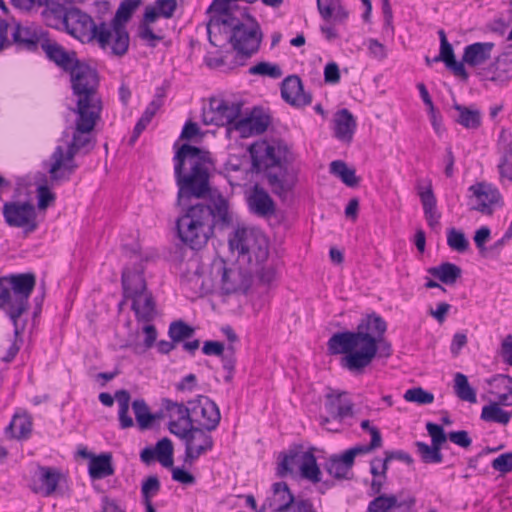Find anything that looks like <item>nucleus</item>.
<instances>
[{
	"mask_svg": "<svg viewBox=\"0 0 512 512\" xmlns=\"http://www.w3.org/2000/svg\"><path fill=\"white\" fill-rule=\"evenodd\" d=\"M353 402L347 398V392L330 390L325 396V409L333 420L339 423L348 416L353 415Z\"/></svg>",
	"mask_w": 512,
	"mask_h": 512,
	"instance_id": "b1692460",
	"label": "nucleus"
},
{
	"mask_svg": "<svg viewBox=\"0 0 512 512\" xmlns=\"http://www.w3.org/2000/svg\"><path fill=\"white\" fill-rule=\"evenodd\" d=\"M417 191L423 206L424 216L429 227L432 229L438 228L440 225L441 215L437 211V201L432 189L431 181H427L425 186L418 183Z\"/></svg>",
	"mask_w": 512,
	"mask_h": 512,
	"instance_id": "cd10ccee",
	"label": "nucleus"
},
{
	"mask_svg": "<svg viewBox=\"0 0 512 512\" xmlns=\"http://www.w3.org/2000/svg\"><path fill=\"white\" fill-rule=\"evenodd\" d=\"M428 273L446 285H453L461 277L462 270L456 264L445 262L438 266L430 267Z\"/></svg>",
	"mask_w": 512,
	"mask_h": 512,
	"instance_id": "e433bc0d",
	"label": "nucleus"
},
{
	"mask_svg": "<svg viewBox=\"0 0 512 512\" xmlns=\"http://www.w3.org/2000/svg\"><path fill=\"white\" fill-rule=\"evenodd\" d=\"M176 9V0H155L154 5L146 6L144 19L147 23H154L159 17L170 19Z\"/></svg>",
	"mask_w": 512,
	"mask_h": 512,
	"instance_id": "c9c22d12",
	"label": "nucleus"
},
{
	"mask_svg": "<svg viewBox=\"0 0 512 512\" xmlns=\"http://www.w3.org/2000/svg\"><path fill=\"white\" fill-rule=\"evenodd\" d=\"M300 474L304 479L312 483L321 481V471L317 465L316 458L311 452H303V461L300 465Z\"/></svg>",
	"mask_w": 512,
	"mask_h": 512,
	"instance_id": "a19ab883",
	"label": "nucleus"
},
{
	"mask_svg": "<svg viewBox=\"0 0 512 512\" xmlns=\"http://www.w3.org/2000/svg\"><path fill=\"white\" fill-rule=\"evenodd\" d=\"M317 9L323 20L334 23H343L349 15L340 0H317Z\"/></svg>",
	"mask_w": 512,
	"mask_h": 512,
	"instance_id": "72a5a7b5",
	"label": "nucleus"
},
{
	"mask_svg": "<svg viewBox=\"0 0 512 512\" xmlns=\"http://www.w3.org/2000/svg\"><path fill=\"white\" fill-rule=\"evenodd\" d=\"M270 123L269 114L262 109H253L249 116L236 119L233 130L237 131L242 138H248L266 131Z\"/></svg>",
	"mask_w": 512,
	"mask_h": 512,
	"instance_id": "a211bd4d",
	"label": "nucleus"
},
{
	"mask_svg": "<svg viewBox=\"0 0 512 512\" xmlns=\"http://www.w3.org/2000/svg\"><path fill=\"white\" fill-rule=\"evenodd\" d=\"M13 5L21 10L29 11L35 7L45 6L42 17L45 23L54 28L63 26L67 15V8L62 4L49 0H11Z\"/></svg>",
	"mask_w": 512,
	"mask_h": 512,
	"instance_id": "dca6fc26",
	"label": "nucleus"
},
{
	"mask_svg": "<svg viewBox=\"0 0 512 512\" xmlns=\"http://www.w3.org/2000/svg\"><path fill=\"white\" fill-rule=\"evenodd\" d=\"M416 503L414 496L399 498L396 495L378 494L368 504V512H389L394 508H400L403 512H413Z\"/></svg>",
	"mask_w": 512,
	"mask_h": 512,
	"instance_id": "393cba45",
	"label": "nucleus"
},
{
	"mask_svg": "<svg viewBox=\"0 0 512 512\" xmlns=\"http://www.w3.org/2000/svg\"><path fill=\"white\" fill-rule=\"evenodd\" d=\"M386 321L372 313L363 318L356 331L335 333L328 341L331 354H345L341 359L343 368L354 374H362L380 350V355L389 357L391 345L385 339Z\"/></svg>",
	"mask_w": 512,
	"mask_h": 512,
	"instance_id": "f257e3e1",
	"label": "nucleus"
},
{
	"mask_svg": "<svg viewBox=\"0 0 512 512\" xmlns=\"http://www.w3.org/2000/svg\"><path fill=\"white\" fill-rule=\"evenodd\" d=\"M78 118L72 141L67 146L58 145L50 156L48 173L53 184L66 182L74 174L78 165L75 156L83 149L92 148L91 131L100 117L101 111L77 109Z\"/></svg>",
	"mask_w": 512,
	"mask_h": 512,
	"instance_id": "20e7f679",
	"label": "nucleus"
},
{
	"mask_svg": "<svg viewBox=\"0 0 512 512\" xmlns=\"http://www.w3.org/2000/svg\"><path fill=\"white\" fill-rule=\"evenodd\" d=\"M210 432L196 427L182 439L185 443V464L192 465L201 455L212 450L214 442Z\"/></svg>",
	"mask_w": 512,
	"mask_h": 512,
	"instance_id": "f3484780",
	"label": "nucleus"
},
{
	"mask_svg": "<svg viewBox=\"0 0 512 512\" xmlns=\"http://www.w3.org/2000/svg\"><path fill=\"white\" fill-rule=\"evenodd\" d=\"M470 199H475L476 204L472 210L485 215H492L496 206H503V198L497 187L487 182H478L469 187Z\"/></svg>",
	"mask_w": 512,
	"mask_h": 512,
	"instance_id": "2eb2a0df",
	"label": "nucleus"
},
{
	"mask_svg": "<svg viewBox=\"0 0 512 512\" xmlns=\"http://www.w3.org/2000/svg\"><path fill=\"white\" fill-rule=\"evenodd\" d=\"M281 95L287 103L296 107L306 106L312 101L311 94L304 91L302 81L297 75H291L284 79Z\"/></svg>",
	"mask_w": 512,
	"mask_h": 512,
	"instance_id": "a878e982",
	"label": "nucleus"
},
{
	"mask_svg": "<svg viewBox=\"0 0 512 512\" xmlns=\"http://www.w3.org/2000/svg\"><path fill=\"white\" fill-rule=\"evenodd\" d=\"M169 431L180 438L181 440L187 436V434L196 428L191 417L176 418L169 421Z\"/></svg>",
	"mask_w": 512,
	"mask_h": 512,
	"instance_id": "603ef678",
	"label": "nucleus"
},
{
	"mask_svg": "<svg viewBox=\"0 0 512 512\" xmlns=\"http://www.w3.org/2000/svg\"><path fill=\"white\" fill-rule=\"evenodd\" d=\"M92 39L112 56L122 57L129 49L130 37L126 26L102 22L94 28Z\"/></svg>",
	"mask_w": 512,
	"mask_h": 512,
	"instance_id": "9b49d317",
	"label": "nucleus"
},
{
	"mask_svg": "<svg viewBox=\"0 0 512 512\" xmlns=\"http://www.w3.org/2000/svg\"><path fill=\"white\" fill-rule=\"evenodd\" d=\"M122 286L125 299L132 301L131 308L137 320L146 323L152 321L157 314L156 304L152 293L147 290L141 264L123 271Z\"/></svg>",
	"mask_w": 512,
	"mask_h": 512,
	"instance_id": "0eeeda50",
	"label": "nucleus"
},
{
	"mask_svg": "<svg viewBox=\"0 0 512 512\" xmlns=\"http://www.w3.org/2000/svg\"><path fill=\"white\" fill-rule=\"evenodd\" d=\"M142 4V0H123L110 23L117 26H126L135 10Z\"/></svg>",
	"mask_w": 512,
	"mask_h": 512,
	"instance_id": "37998d69",
	"label": "nucleus"
},
{
	"mask_svg": "<svg viewBox=\"0 0 512 512\" xmlns=\"http://www.w3.org/2000/svg\"><path fill=\"white\" fill-rule=\"evenodd\" d=\"M132 408L139 427L141 429L150 427L155 419V415L150 413L146 402L142 399H137L132 403Z\"/></svg>",
	"mask_w": 512,
	"mask_h": 512,
	"instance_id": "49530a36",
	"label": "nucleus"
},
{
	"mask_svg": "<svg viewBox=\"0 0 512 512\" xmlns=\"http://www.w3.org/2000/svg\"><path fill=\"white\" fill-rule=\"evenodd\" d=\"M152 23H147L143 18L142 23L139 26L138 36L141 40L146 42L147 46L154 48L163 39V36L156 34L151 28Z\"/></svg>",
	"mask_w": 512,
	"mask_h": 512,
	"instance_id": "13d9d810",
	"label": "nucleus"
},
{
	"mask_svg": "<svg viewBox=\"0 0 512 512\" xmlns=\"http://www.w3.org/2000/svg\"><path fill=\"white\" fill-rule=\"evenodd\" d=\"M64 478L61 471L54 467L39 466L36 471L35 491L44 496L52 495Z\"/></svg>",
	"mask_w": 512,
	"mask_h": 512,
	"instance_id": "c85d7f7f",
	"label": "nucleus"
},
{
	"mask_svg": "<svg viewBox=\"0 0 512 512\" xmlns=\"http://www.w3.org/2000/svg\"><path fill=\"white\" fill-rule=\"evenodd\" d=\"M479 75L483 81L503 85L512 79V56L502 54L493 63L482 69Z\"/></svg>",
	"mask_w": 512,
	"mask_h": 512,
	"instance_id": "412c9836",
	"label": "nucleus"
},
{
	"mask_svg": "<svg viewBox=\"0 0 512 512\" xmlns=\"http://www.w3.org/2000/svg\"><path fill=\"white\" fill-rule=\"evenodd\" d=\"M447 244L448 246L459 253H463L469 248V241L465 234L455 228H450L447 232Z\"/></svg>",
	"mask_w": 512,
	"mask_h": 512,
	"instance_id": "5fc2aeb1",
	"label": "nucleus"
},
{
	"mask_svg": "<svg viewBox=\"0 0 512 512\" xmlns=\"http://www.w3.org/2000/svg\"><path fill=\"white\" fill-rule=\"evenodd\" d=\"M417 451L425 463H441L443 460V455L441 453V447L436 445L429 446L424 442H416Z\"/></svg>",
	"mask_w": 512,
	"mask_h": 512,
	"instance_id": "de8ad7c7",
	"label": "nucleus"
},
{
	"mask_svg": "<svg viewBox=\"0 0 512 512\" xmlns=\"http://www.w3.org/2000/svg\"><path fill=\"white\" fill-rule=\"evenodd\" d=\"M3 216L11 227L25 228L27 232L37 228L36 211L29 202H6L3 205Z\"/></svg>",
	"mask_w": 512,
	"mask_h": 512,
	"instance_id": "4468645a",
	"label": "nucleus"
},
{
	"mask_svg": "<svg viewBox=\"0 0 512 512\" xmlns=\"http://www.w3.org/2000/svg\"><path fill=\"white\" fill-rule=\"evenodd\" d=\"M492 468L500 473L512 471V452L503 453L492 461Z\"/></svg>",
	"mask_w": 512,
	"mask_h": 512,
	"instance_id": "69168bd1",
	"label": "nucleus"
},
{
	"mask_svg": "<svg viewBox=\"0 0 512 512\" xmlns=\"http://www.w3.org/2000/svg\"><path fill=\"white\" fill-rule=\"evenodd\" d=\"M500 182H512V148L507 147L501 155L498 163Z\"/></svg>",
	"mask_w": 512,
	"mask_h": 512,
	"instance_id": "6e6d98bb",
	"label": "nucleus"
},
{
	"mask_svg": "<svg viewBox=\"0 0 512 512\" xmlns=\"http://www.w3.org/2000/svg\"><path fill=\"white\" fill-rule=\"evenodd\" d=\"M330 172L339 177L348 187H355L359 184L355 169L349 168L344 161L335 160L331 162Z\"/></svg>",
	"mask_w": 512,
	"mask_h": 512,
	"instance_id": "ea45409f",
	"label": "nucleus"
},
{
	"mask_svg": "<svg viewBox=\"0 0 512 512\" xmlns=\"http://www.w3.org/2000/svg\"><path fill=\"white\" fill-rule=\"evenodd\" d=\"M114 473L110 454L92 456L89 462V474L92 479H103Z\"/></svg>",
	"mask_w": 512,
	"mask_h": 512,
	"instance_id": "4c0bfd02",
	"label": "nucleus"
},
{
	"mask_svg": "<svg viewBox=\"0 0 512 512\" xmlns=\"http://www.w3.org/2000/svg\"><path fill=\"white\" fill-rule=\"evenodd\" d=\"M250 284L251 278L247 273L237 268L222 267L221 289L224 294L244 293Z\"/></svg>",
	"mask_w": 512,
	"mask_h": 512,
	"instance_id": "bb28decb",
	"label": "nucleus"
},
{
	"mask_svg": "<svg viewBox=\"0 0 512 512\" xmlns=\"http://www.w3.org/2000/svg\"><path fill=\"white\" fill-rule=\"evenodd\" d=\"M41 48L51 62L66 72H69L79 61L75 51L66 50L50 37L44 40Z\"/></svg>",
	"mask_w": 512,
	"mask_h": 512,
	"instance_id": "aec40b11",
	"label": "nucleus"
},
{
	"mask_svg": "<svg viewBox=\"0 0 512 512\" xmlns=\"http://www.w3.org/2000/svg\"><path fill=\"white\" fill-rule=\"evenodd\" d=\"M194 328L183 322L182 320L174 321L169 326V337L174 342H181L191 338L194 335Z\"/></svg>",
	"mask_w": 512,
	"mask_h": 512,
	"instance_id": "3c124183",
	"label": "nucleus"
},
{
	"mask_svg": "<svg viewBox=\"0 0 512 512\" xmlns=\"http://www.w3.org/2000/svg\"><path fill=\"white\" fill-rule=\"evenodd\" d=\"M272 496L268 497L257 512H265L268 509L273 512H286L294 503V495L291 493L287 483L277 482L272 486Z\"/></svg>",
	"mask_w": 512,
	"mask_h": 512,
	"instance_id": "5701e85b",
	"label": "nucleus"
},
{
	"mask_svg": "<svg viewBox=\"0 0 512 512\" xmlns=\"http://www.w3.org/2000/svg\"><path fill=\"white\" fill-rule=\"evenodd\" d=\"M493 382L496 383V387L502 388L503 393L497 395V401L499 406H512V377L508 375H497L494 377Z\"/></svg>",
	"mask_w": 512,
	"mask_h": 512,
	"instance_id": "c03bdc74",
	"label": "nucleus"
},
{
	"mask_svg": "<svg viewBox=\"0 0 512 512\" xmlns=\"http://www.w3.org/2000/svg\"><path fill=\"white\" fill-rule=\"evenodd\" d=\"M73 94L77 96V109L102 110L97 94L99 77L97 71L80 60L69 71Z\"/></svg>",
	"mask_w": 512,
	"mask_h": 512,
	"instance_id": "6e6552de",
	"label": "nucleus"
},
{
	"mask_svg": "<svg viewBox=\"0 0 512 512\" xmlns=\"http://www.w3.org/2000/svg\"><path fill=\"white\" fill-rule=\"evenodd\" d=\"M434 61L444 62L446 67L450 69L455 76L463 80H467L469 77L462 61H456L453 47L448 41H443V44H440V53L434 57Z\"/></svg>",
	"mask_w": 512,
	"mask_h": 512,
	"instance_id": "473e14b6",
	"label": "nucleus"
},
{
	"mask_svg": "<svg viewBox=\"0 0 512 512\" xmlns=\"http://www.w3.org/2000/svg\"><path fill=\"white\" fill-rule=\"evenodd\" d=\"M158 461L164 467L173 466V445L170 439L163 438L159 440L155 447Z\"/></svg>",
	"mask_w": 512,
	"mask_h": 512,
	"instance_id": "864d4df0",
	"label": "nucleus"
},
{
	"mask_svg": "<svg viewBox=\"0 0 512 512\" xmlns=\"http://www.w3.org/2000/svg\"><path fill=\"white\" fill-rule=\"evenodd\" d=\"M480 417L485 422L507 425L512 418V412L502 409L499 403L491 402L482 408Z\"/></svg>",
	"mask_w": 512,
	"mask_h": 512,
	"instance_id": "58836bf2",
	"label": "nucleus"
},
{
	"mask_svg": "<svg viewBox=\"0 0 512 512\" xmlns=\"http://www.w3.org/2000/svg\"><path fill=\"white\" fill-rule=\"evenodd\" d=\"M230 221L228 202L217 195L212 197L211 205L198 203L188 208L177 221L178 235L192 249H198L212 236L216 223L228 225Z\"/></svg>",
	"mask_w": 512,
	"mask_h": 512,
	"instance_id": "7ed1b4c3",
	"label": "nucleus"
},
{
	"mask_svg": "<svg viewBox=\"0 0 512 512\" xmlns=\"http://www.w3.org/2000/svg\"><path fill=\"white\" fill-rule=\"evenodd\" d=\"M12 37L16 43L24 45L29 50H34L38 45L42 47V43L49 37V34L41 26L28 23L25 25L17 24Z\"/></svg>",
	"mask_w": 512,
	"mask_h": 512,
	"instance_id": "4be33fe9",
	"label": "nucleus"
},
{
	"mask_svg": "<svg viewBox=\"0 0 512 512\" xmlns=\"http://www.w3.org/2000/svg\"><path fill=\"white\" fill-rule=\"evenodd\" d=\"M165 408L168 412L170 420L182 417H190L191 415V405H189V402L187 403V406H185L182 403L165 400Z\"/></svg>",
	"mask_w": 512,
	"mask_h": 512,
	"instance_id": "bf43d9fd",
	"label": "nucleus"
},
{
	"mask_svg": "<svg viewBox=\"0 0 512 512\" xmlns=\"http://www.w3.org/2000/svg\"><path fill=\"white\" fill-rule=\"evenodd\" d=\"M367 47H368L370 56L373 57L374 59L379 60V61L386 59L387 49L378 40L373 39V38L368 39Z\"/></svg>",
	"mask_w": 512,
	"mask_h": 512,
	"instance_id": "774afa93",
	"label": "nucleus"
},
{
	"mask_svg": "<svg viewBox=\"0 0 512 512\" xmlns=\"http://www.w3.org/2000/svg\"><path fill=\"white\" fill-rule=\"evenodd\" d=\"M403 397L407 402H414L419 405L431 404L434 401V395L422 387L408 389Z\"/></svg>",
	"mask_w": 512,
	"mask_h": 512,
	"instance_id": "4d7b16f0",
	"label": "nucleus"
},
{
	"mask_svg": "<svg viewBox=\"0 0 512 512\" xmlns=\"http://www.w3.org/2000/svg\"><path fill=\"white\" fill-rule=\"evenodd\" d=\"M303 461V452H290L288 455H285L282 461L278 465V475L283 477L288 473H292L295 468L300 470V465Z\"/></svg>",
	"mask_w": 512,
	"mask_h": 512,
	"instance_id": "8fccbe9b",
	"label": "nucleus"
},
{
	"mask_svg": "<svg viewBox=\"0 0 512 512\" xmlns=\"http://www.w3.org/2000/svg\"><path fill=\"white\" fill-rule=\"evenodd\" d=\"M247 21L242 22L239 19L231 22L227 28H230L229 42L237 53V58L246 60L258 52L263 33L259 23L250 15L246 14Z\"/></svg>",
	"mask_w": 512,
	"mask_h": 512,
	"instance_id": "9d476101",
	"label": "nucleus"
},
{
	"mask_svg": "<svg viewBox=\"0 0 512 512\" xmlns=\"http://www.w3.org/2000/svg\"><path fill=\"white\" fill-rule=\"evenodd\" d=\"M426 430L431 437L432 444L442 447V444L446 442L448 435L445 434L442 426L428 422L426 424Z\"/></svg>",
	"mask_w": 512,
	"mask_h": 512,
	"instance_id": "e2e57ef3",
	"label": "nucleus"
},
{
	"mask_svg": "<svg viewBox=\"0 0 512 512\" xmlns=\"http://www.w3.org/2000/svg\"><path fill=\"white\" fill-rule=\"evenodd\" d=\"M178 186V202L191 197L202 198L210 190V169L213 163L208 151L190 144L181 145L173 158Z\"/></svg>",
	"mask_w": 512,
	"mask_h": 512,
	"instance_id": "f03ea898",
	"label": "nucleus"
},
{
	"mask_svg": "<svg viewBox=\"0 0 512 512\" xmlns=\"http://www.w3.org/2000/svg\"><path fill=\"white\" fill-rule=\"evenodd\" d=\"M492 42H476L464 48L462 63L470 67H477L484 64L491 58L494 49Z\"/></svg>",
	"mask_w": 512,
	"mask_h": 512,
	"instance_id": "7c9ffc66",
	"label": "nucleus"
},
{
	"mask_svg": "<svg viewBox=\"0 0 512 512\" xmlns=\"http://www.w3.org/2000/svg\"><path fill=\"white\" fill-rule=\"evenodd\" d=\"M163 98L164 93L163 91L158 90L156 95L154 96L153 100L148 104L146 107L144 113L142 114L141 118L148 123L151 122L152 118L155 116L157 111L162 107L163 105Z\"/></svg>",
	"mask_w": 512,
	"mask_h": 512,
	"instance_id": "052dcab7",
	"label": "nucleus"
},
{
	"mask_svg": "<svg viewBox=\"0 0 512 512\" xmlns=\"http://www.w3.org/2000/svg\"><path fill=\"white\" fill-rule=\"evenodd\" d=\"M248 73L250 75L267 76L272 79H279L282 77L283 72L278 64L270 62H259L249 68Z\"/></svg>",
	"mask_w": 512,
	"mask_h": 512,
	"instance_id": "09e8293b",
	"label": "nucleus"
},
{
	"mask_svg": "<svg viewBox=\"0 0 512 512\" xmlns=\"http://www.w3.org/2000/svg\"><path fill=\"white\" fill-rule=\"evenodd\" d=\"M454 110L457 112L455 121L466 129L476 130L482 124V116L479 109L470 106H464L458 103L453 104Z\"/></svg>",
	"mask_w": 512,
	"mask_h": 512,
	"instance_id": "f704fd0d",
	"label": "nucleus"
},
{
	"mask_svg": "<svg viewBox=\"0 0 512 512\" xmlns=\"http://www.w3.org/2000/svg\"><path fill=\"white\" fill-rule=\"evenodd\" d=\"M241 103L228 102L223 99L211 98L208 107L203 109L202 118L206 125H229L233 129L234 122L240 116Z\"/></svg>",
	"mask_w": 512,
	"mask_h": 512,
	"instance_id": "f8f14e48",
	"label": "nucleus"
},
{
	"mask_svg": "<svg viewBox=\"0 0 512 512\" xmlns=\"http://www.w3.org/2000/svg\"><path fill=\"white\" fill-rule=\"evenodd\" d=\"M327 472L338 479L347 478L350 470L346 468L338 459L332 456L326 464Z\"/></svg>",
	"mask_w": 512,
	"mask_h": 512,
	"instance_id": "0e129e2a",
	"label": "nucleus"
},
{
	"mask_svg": "<svg viewBox=\"0 0 512 512\" xmlns=\"http://www.w3.org/2000/svg\"><path fill=\"white\" fill-rule=\"evenodd\" d=\"M252 171L263 174L271 191L286 197L294 186V178L288 172V149L281 144L260 142L250 146Z\"/></svg>",
	"mask_w": 512,
	"mask_h": 512,
	"instance_id": "39448f33",
	"label": "nucleus"
},
{
	"mask_svg": "<svg viewBox=\"0 0 512 512\" xmlns=\"http://www.w3.org/2000/svg\"><path fill=\"white\" fill-rule=\"evenodd\" d=\"M454 392L459 399L469 403H476V391L470 386L467 377L456 373L454 377Z\"/></svg>",
	"mask_w": 512,
	"mask_h": 512,
	"instance_id": "79ce46f5",
	"label": "nucleus"
},
{
	"mask_svg": "<svg viewBox=\"0 0 512 512\" xmlns=\"http://www.w3.org/2000/svg\"><path fill=\"white\" fill-rule=\"evenodd\" d=\"M37 196L38 208L40 210L47 209V207L55 201V194L45 185H41L37 188Z\"/></svg>",
	"mask_w": 512,
	"mask_h": 512,
	"instance_id": "338daca9",
	"label": "nucleus"
},
{
	"mask_svg": "<svg viewBox=\"0 0 512 512\" xmlns=\"http://www.w3.org/2000/svg\"><path fill=\"white\" fill-rule=\"evenodd\" d=\"M191 415L194 425L208 431H214L221 420V414L217 404L207 396L199 395L190 400Z\"/></svg>",
	"mask_w": 512,
	"mask_h": 512,
	"instance_id": "ddd939ff",
	"label": "nucleus"
},
{
	"mask_svg": "<svg viewBox=\"0 0 512 512\" xmlns=\"http://www.w3.org/2000/svg\"><path fill=\"white\" fill-rule=\"evenodd\" d=\"M250 210L262 217L271 216L275 212V204L270 195L259 185H255L248 197Z\"/></svg>",
	"mask_w": 512,
	"mask_h": 512,
	"instance_id": "c756f323",
	"label": "nucleus"
},
{
	"mask_svg": "<svg viewBox=\"0 0 512 512\" xmlns=\"http://www.w3.org/2000/svg\"><path fill=\"white\" fill-rule=\"evenodd\" d=\"M97 26L93 19L79 8H68L63 27L69 34L80 38L90 32L91 38H93L94 28Z\"/></svg>",
	"mask_w": 512,
	"mask_h": 512,
	"instance_id": "6ab92c4d",
	"label": "nucleus"
},
{
	"mask_svg": "<svg viewBox=\"0 0 512 512\" xmlns=\"http://www.w3.org/2000/svg\"><path fill=\"white\" fill-rule=\"evenodd\" d=\"M356 130V120L348 109H341L334 116L335 136L343 141L350 142Z\"/></svg>",
	"mask_w": 512,
	"mask_h": 512,
	"instance_id": "2f4dec72",
	"label": "nucleus"
},
{
	"mask_svg": "<svg viewBox=\"0 0 512 512\" xmlns=\"http://www.w3.org/2000/svg\"><path fill=\"white\" fill-rule=\"evenodd\" d=\"M33 273L12 274L0 277V309L4 310L19 334L18 319L28 310L29 298L35 287Z\"/></svg>",
	"mask_w": 512,
	"mask_h": 512,
	"instance_id": "423d86ee",
	"label": "nucleus"
},
{
	"mask_svg": "<svg viewBox=\"0 0 512 512\" xmlns=\"http://www.w3.org/2000/svg\"><path fill=\"white\" fill-rule=\"evenodd\" d=\"M160 490V482L156 476H149L142 484L141 494L143 500H151Z\"/></svg>",
	"mask_w": 512,
	"mask_h": 512,
	"instance_id": "680f3d73",
	"label": "nucleus"
},
{
	"mask_svg": "<svg viewBox=\"0 0 512 512\" xmlns=\"http://www.w3.org/2000/svg\"><path fill=\"white\" fill-rule=\"evenodd\" d=\"M229 246L232 251L238 252L239 257L251 264H262L269 255L266 237L251 227H238L229 238Z\"/></svg>",
	"mask_w": 512,
	"mask_h": 512,
	"instance_id": "1a4fd4ad",
	"label": "nucleus"
},
{
	"mask_svg": "<svg viewBox=\"0 0 512 512\" xmlns=\"http://www.w3.org/2000/svg\"><path fill=\"white\" fill-rule=\"evenodd\" d=\"M32 423L28 416L15 415L7 427L12 436L17 439L26 438L31 432Z\"/></svg>",
	"mask_w": 512,
	"mask_h": 512,
	"instance_id": "a18cd8bd",
	"label": "nucleus"
}]
</instances>
